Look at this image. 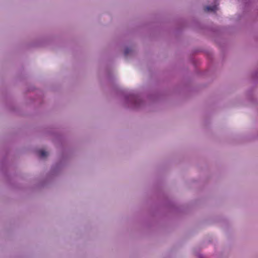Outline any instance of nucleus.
<instances>
[{
  "label": "nucleus",
  "instance_id": "1",
  "mask_svg": "<svg viewBox=\"0 0 258 258\" xmlns=\"http://www.w3.org/2000/svg\"><path fill=\"white\" fill-rule=\"evenodd\" d=\"M124 105L131 109H139L144 106V102L138 93L130 92L124 94Z\"/></svg>",
  "mask_w": 258,
  "mask_h": 258
},
{
  "label": "nucleus",
  "instance_id": "4",
  "mask_svg": "<svg viewBox=\"0 0 258 258\" xmlns=\"http://www.w3.org/2000/svg\"><path fill=\"white\" fill-rule=\"evenodd\" d=\"M206 10L208 11L215 12L217 10V7L216 5L213 6H207Z\"/></svg>",
  "mask_w": 258,
  "mask_h": 258
},
{
  "label": "nucleus",
  "instance_id": "6",
  "mask_svg": "<svg viewBox=\"0 0 258 258\" xmlns=\"http://www.w3.org/2000/svg\"><path fill=\"white\" fill-rule=\"evenodd\" d=\"M198 256L199 258H204L202 254H199Z\"/></svg>",
  "mask_w": 258,
  "mask_h": 258
},
{
  "label": "nucleus",
  "instance_id": "2",
  "mask_svg": "<svg viewBox=\"0 0 258 258\" xmlns=\"http://www.w3.org/2000/svg\"><path fill=\"white\" fill-rule=\"evenodd\" d=\"M62 167L61 162L58 163L53 166L50 171V173L52 175H56L60 171Z\"/></svg>",
  "mask_w": 258,
  "mask_h": 258
},
{
  "label": "nucleus",
  "instance_id": "3",
  "mask_svg": "<svg viewBox=\"0 0 258 258\" xmlns=\"http://www.w3.org/2000/svg\"><path fill=\"white\" fill-rule=\"evenodd\" d=\"M38 155L40 158H45L47 156L48 153L45 151L39 150L38 152Z\"/></svg>",
  "mask_w": 258,
  "mask_h": 258
},
{
  "label": "nucleus",
  "instance_id": "5",
  "mask_svg": "<svg viewBox=\"0 0 258 258\" xmlns=\"http://www.w3.org/2000/svg\"><path fill=\"white\" fill-rule=\"evenodd\" d=\"M133 53V50L130 49L128 47H126L125 48L124 51V55L126 56L128 54H132Z\"/></svg>",
  "mask_w": 258,
  "mask_h": 258
}]
</instances>
